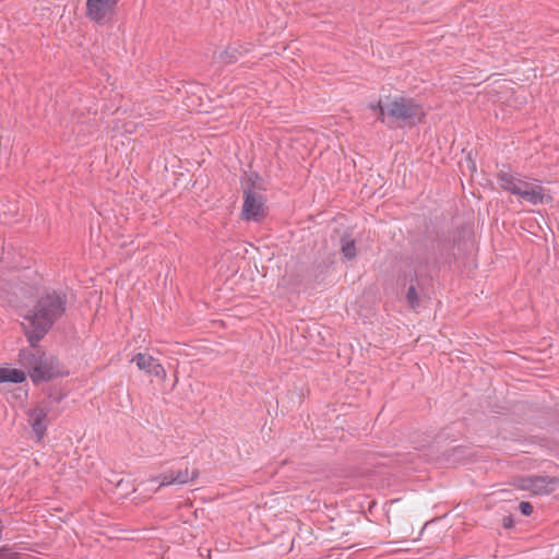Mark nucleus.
I'll return each instance as SVG.
<instances>
[{
    "mask_svg": "<svg viewBox=\"0 0 559 559\" xmlns=\"http://www.w3.org/2000/svg\"><path fill=\"white\" fill-rule=\"evenodd\" d=\"M496 178L502 190L516 195L520 200L532 205L552 201L550 195L544 193V188L537 180L526 181L519 174L512 173L507 165H502L501 168L498 169Z\"/></svg>",
    "mask_w": 559,
    "mask_h": 559,
    "instance_id": "nucleus-3",
    "label": "nucleus"
},
{
    "mask_svg": "<svg viewBox=\"0 0 559 559\" xmlns=\"http://www.w3.org/2000/svg\"><path fill=\"white\" fill-rule=\"evenodd\" d=\"M260 190V185L250 176L243 187L242 216L247 221H259L266 215L265 199Z\"/></svg>",
    "mask_w": 559,
    "mask_h": 559,
    "instance_id": "nucleus-5",
    "label": "nucleus"
},
{
    "mask_svg": "<svg viewBox=\"0 0 559 559\" xmlns=\"http://www.w3.org/2000/svg\"><path fill=\"white\" fill-rule=\"evenodd\" d=\"M148 374H153L156 378L164 380L166 378V370L164 367L157 361L156 365L153 367L152 371Z\"/></svg>",
    "mask_w": 559,
    "mask_h": 559,
    "instance_id": "nucleus-17",
    "label": "nucleus"
},
{
    "mask_svg": "<svg viewBox=\"0 0 559 559\" xmlns=\"http://www.w3.org/2000/svg\"><path fill=\"white\" fill-rule=\"evenodd\" d=\"M386 116L396 121L405 122L408 126H415L425 118L423 106L414 98L395 97L386 106Z\"/></svg>",
    "mask_w": 559,
    "mask_h": 559,
    "instance_id": "nucleus-4",
    "label": "nucleus"
},
{
    "mask_svg": "<svg viewBox=\"0 0 559 559\" xmlns=\"http://www.w3.org/2000/svg\"><path fill=\"white\" fill-rule=\"evenodd\" d=\"M132 361L135 362L140 370L150 373L158 360L148 354L139 353L132 358Z\"/></svg>",
    "mask_w": 559,
    "mask_h": 559,
    "instance_id": "nucleus-13",
    "label": "nucleus"
},
{
    "mask_svg": "<svg viewBox=\"0 0 559 559\" xmlns=\"http://www.w3.org/2000/svg\"><path fill=\"white\" fill-rule=\"evenodd\" d=\"M26 379V374L23 370L15 368H0V383H22Z\"/></svg>",
    "mask_w": 559,
    "mask_h": 559,
    "instance_id": "nucleus-12",
    "label": "nucleus"
},
{
    "mask_svg": "<svg viewBox=\"0 0 559 559\" xmlns=\"http://www.w3.org/2000/svg\"><path fill=\"white\" fill-rule=\"evenodd\" d=\"M519 510L523 515L530 516L533 513L534 508L530 502L522 501L519 504Z\"/></svg>",
    "mask_w": 559,
    "mask_h": 559,
    "instance_id": "nucleus-19",
    "label": "nucleus"
},
{
    "mask_svg": "<svg viewBox=\"0 0 559 559\" xmlns=\"http://www.w3.org/2000/svg\"><path fill=\"white\" fill-rule=\"evenodd\" d=\"M341 243H342L341 250H342V253L344 254V257L347 260H353L356 257L355 240L346 238V237H343L341 239Z\"/></svg>",
    "mask_w": 559,
    "mask_h": 559,
    "instance_id": "nucleus-15",
    "label": "nucleus"
},
{
    "mask_svg": "<svg viewBox=\"0 0 559 559\" xmlns=\"http://www.w3.org/2000/svg\"><path fill=\"white\" fill-rule=\"evenodd\" d=\"M19 362L28 370L29 378L35 384L50 381L63 374L58 358L53 355H47L38 344L21 349Z\"/></svg>",
    "mask_w": 559,
    "mask_h": 559,
    "instance_id": "nucleus-2",
    "label": "nucleus"
},
{
    "mask_svg": "<svg viewBox=\"0 0 559 559\" xmlns=\"http://www.w3.org/2000/svg\"><path fill=\"white\" fill-rule=\"evenodd\" d=\"M63 397L64 395L59 391L50 392L48 394V401L46 402V404L50 407L51 403H59L62 401Z\"/></svg>",
    "mask_w": 559,
    "mask_h": 559,
    "instance_id": "nucleus-18",
    "label": "nucleus"
},
{
    "mask_svg": "<svg viewBox=\"0 0 559 559\" xmlns=\"http://www.w3.org/2000/svg\"><path fill=\"white\" fill-rule=\"evenodd\" d=\"M404 286L408 283V287L405 294V299L409 308L416 310L420 306L421 297L427 296V286L431 282V277L423 275L415 270L414 272L406 274L404 277Z\"/></svg>",
    "mask_w": 559,
    "mask_h": 559,
    "instance_id": "nucleus-6",
    "label": "nucleus"
},
{
    "mask_svg": "<svg viewBox=\"0 0 559 559\" xmlns=\"http://www.w3.org/2000/svg\"><path fill=\"white\" fill-rule=\"evenodd\" d=\"M241 55V51L238 47L235 46H228L219 56V59L226 63H235L239 60V56Z\"/></svg>",
    "mask_w": 559,
    "mask_h": 559,
    "instance_id": "nucleus-14",
    "label": "nucleus"
},
{
    "mask_svg": "<svg viewBox=\"0 0 559 559\" xmlns=\"http://www.w3.org/2000/svg\"><path fill=\"white\" fill-rule=\"evenodd\" d=\"M369 108L372 111H378V120H380L382 123H385L386 106H383L381 100H378L376 104H370Z\"/></svg>",
    "mask_w": 559,
    "mask_h": 559,
    "instance_id": "nucleus-16",
    "label": "nucleus"
},
{
    "mask_svg": "<svg viewBox=\"0 0 559 559\" xmlns=\"http://www.w3.org/2000/svg\"><path fill=\"white\" fill-rule=\"evenodd\" d=\"M432 260L435 263L442 261L444 263H451L455 260L453 252V245L450 239L444 237H438L436 243L432 245Z\"/></svg>",
    "mask_w": 559,
    "mask_h": 559,
    "instance_id": "nucleus-11",
    "label": "nucleus"
},
{
    "mask_svg": "<svg viewBox=\"0 0 559 559\" xmlns=\"http://www.w3.org/2000/svg\"><path fill=\"white\" fill-rule=\"evenodd\" d=\"M4 530V525H3V522L2 520L0 519V539L2 538V532Z\"/></svg>",
    "mask_w": 559,
    "mask_h": 559,
    "instance_id": "nucleus-21",
    "label": "nucleus"
},
{
    "mask_svg": "<svg viewBox=\"0 0 559 559\" xmlns=\"http://www.w3.org/2000/svg\"><path fill=\"white\" fill-rule=\"evenodd\" d=\"M67 295L56 290L47 292L39 297L34 309L24 316L27 323H22L29 345L40 342L67 309Z\"/></svg>",
    "mask_w": 559,
    "mask_h": 559,
    "instance_id": "nucleus-1",
    "label": "nucleus"
},
{
    "mask_svg": "<svg viewBox=\"0 0 559 559\" xmlns=\"http://www.w3.org/2000/svg\"><path fill=\"white\" fill-rule=\"evenodd\" d=\"M199 476L198 469L189 471L188 467L185 469H180L178 472L169 471L167 473H163L157 477L153 478L155 481H159V486H169L173 484L185 485L191 480H194Z\"/></svg>",
    "mask_w": 559,
    "mask_h": 559,
    "instance_id": "nucleus-10",
    "label": "nucleus"
},
{
    "mask_svg": "<svg viewBox=\"0 0 559 559\" xmlns=\"http://www.w3.org/2000/svg\"><path fill=\"white\" fill-rule=\"evenodd\" d=\"M521 487L535 495H547L559 486V478L551 476H526L522 478Z\"/></svg>",
    "mask_w": 559,
    "mask_h": 559,
    "instance_id": "nucleus-7",
    "label": "nucleus"
},
{
    "mask_svg": "<svg viewBox=\"0 0 559 559\" xmlns=\"http://www.w3.org/2000/svg\"><path fill=\"white\" fill-rule=\"evenodd\" d=\"M502 526L507 530L512 528L514 526V520L511 514L502 519Z\"/></svg>",
    "mask_w": 559,
    "mask_h": 559,
    "instance_id": "nucleus-20",
    "label": "nucleus"
},
{
    "mask_svg": "<svg viewBox=\"0 0 559 559\" xmlns=\"http://www.w3.org/2000/svg\"><path fill=\"white\" fill-rule=\"evenodd\" d=\"M49 412V406L46 404V401L38 403L34 408L28 411V421L38 440H41L46 435V420Z\"/></svg>",
    "mask_w": 559,
    "mask_h": 559,
    "instance_id": "nucleus-8",
    "label": "nucleus"
},
{
    "mask_svg": "<svg viewBox=\"0 0 559 559\" xmlns=\"http://www.w3.org/2000/svg\"><path fill=\"white\" fill-rule=\"evenodd\" d=\"M117 0H87L86 16L96 23H103L107 15L115 12Z\"/></svg>",
    "mask_w": 559,
    "mask_h": 559,
    "instance_id": "nucleus-9",
    "label": "nucleus"
}]
</instances>
